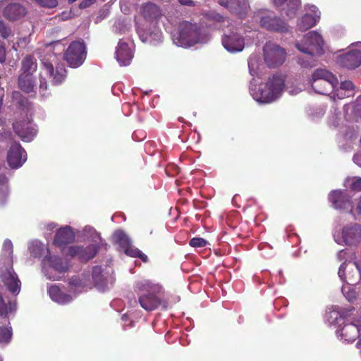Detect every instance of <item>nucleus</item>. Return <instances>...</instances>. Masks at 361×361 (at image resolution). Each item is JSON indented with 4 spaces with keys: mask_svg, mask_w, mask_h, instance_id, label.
I'll return each instance as SVG.
<instances>
[{
    "mask_svg": "<svg viewBox=\"0 0 361 361\" xmlns=\"http://www.w3.org/2000/svg\"><path fill=\"white\" fill-rule=\"evenodd\" d=\"M0 12L9 20H16L25 13V8L16 3L8 4V0L0 1Z\"/></svg>",
    "mask_w": 361,
    "mask_h": 361,
    "instance_id": "obj_28",
    "label": "nucleus"
},
{
    "mask_svg": "<svg viewBox=\"0 0 361 361\" xmlns=\"http://www.w3.org/2000/svg\"><path fill=\"white\" fill-rule=\"evenodd\" d=\"M238 28L228 30L221 36V44L228 52L235 54L242 51L245 48V38L238 32Z\"/></svg>",
    "mask_w": 361,
    "mask_h": 361,
    "instance_id": "obj_16",
    "label": "nucleus"
},
{
    "mask_svg": "<svg viewBox=\"0 0 361 361\" xmlns=\"http://www.w3.org/2000/svg\"><path fill=\"white\" fill-rule=\"evenodd\" d=\"M357 43L352 44V49L348 52L338 57L339 64L348 68H355L361 64V47Z\"/></svg>",
    "mask_w": 361,
    "mask_h": 361,
    "instance_id": "obj_23",
    "label": "nucleus"
},
{
    "mask_svg": "<svg viewBox=\"0 0 361 361\" xmlns=\"http://www.w3.org/2000/svg\"><path fill=\"white\" fill-rule=\"evenodd\" d=\"M354 163L361 167V152L356 153L353 157Z\"/></svg>",
    "mask_w": 361,
    "mask_h": 361,
    "instance_id": "obj_50",
    "label": "nucleus"
},
{
    "mask_svg": "<svg viewBox=\"0 0 361 361\" xmlns=\"http://www.w3.org/2000/svg\"><path fill=\"white\" fill-rule=\"evenodd\" d=\"M179 3L183 6H194L195 3L192 0H178Z\"/></svg>",
    "mask_w": 361,
    "mask_h": 361,
    "instance_id": "obj_52",
    "label": "nucleus"
},
{
    "mask_svg": "<svg viewBox=\"0 0 361 361\" xmlns=\"http://www.w3.org/2000/svg\"><path fill=\"white\" fill-rule=\"evenodd\" d=\"M115 56L120 66L129 65L134 56L133 45L123 40L119 41L116 48Z\"/></svg>",
    "mask_w": 361,
    "mask_h": 361,
    "instance_id": "obj_27",
    "label": "nucleus"
},
{
    "mask_svg": "<svg viewBox=\"0 0 361 361\" xmlns=\"http://www.w3.org/2000/svg\"><path fill=\"white\" fill-rule=\"evenodd\" d=\"M27 160V153L25 149L18 144L13 143L9 148L7 153V161L12 169H18Z\"/></svg>",
    "mask_w": 361,
    "mask_h": 361,
    "instance_id": "obj_25",
    "label": "nucleus"
},
{
    "mask_svg": "<svg viewBox=\"0 0 361 361\" xmlns=\"http://www.w3.org/2000/svg\"><path fill=\"white\" fill-rule=\"evenodd\" d=\"M324 41L317 32L311 31L295 44L296 48L304 54L303 57L298 58V63L303 67H312L315 65L316 57L323 53Z\"/></svg>",
    "mask_w": 361,
    "mask_h": 361,
    "instance_id": "obj_5",
    "label": "nucleus"
},
{
    "mask_svg": "<svg viewBox=\"0 0 361 361\" xmlns=\"http://www.w3.org/2000/svg\"><path fill=\"white\" fill-rule=\"evenodd\" d=\"M357 105L358 104H356V105H354V106H351V105H348V106H345V109L348 111V109H353L354 111H355V113L357 112V111L358 110L357 109Z\"/></svg>",
    "mask_w": 361,
    "mask_h": 361,
    "instance_id": "obj_54",
    "label": "nucleus"
},
{
    "mask_svg": "<svg viewBox=\"0 0 361 361\" xmlns=\"http://www.w3.org/2000/svg\"><path fill=\"white\" fill-rule=\"evenodd\" d=\"M92 283L85 276H73L68 282L69 291L71 294L66 293L59 286L51 285L48 287L47 293L50 298L55 302L65 305L71 302L79 293L85 288H90Z\"/></svg>",
    "mask_w": 361,
    "mask_h": 361,
    "instance_id": "obj_6",
    "label": "nucleus"
},
{
    "mask_svg": "<svg viewBox=\"0 0 361 361\" xmlns=\"http://www.w3.org/2000/svg\"><path fill=\"white\" fill-rule=\"evenodd\" d=\"M208 18L209 20H214L217 23H226L228 25H230V20L215 11H212L207 14Z\"/></svg>",
    "mask_w": 361,
    "mask_h": 361,
    "instance_id": "obj_39",
    "label": "nucleus"
},
{
    "mask_svg": "<svg viewBox=\"0 0 361 361\" xmlns=\"http://www.w3.org/2000/svg\"><path fill=\"white\" fill-rule=\"evenodd\" d=\"M338 275L343 283L355 285L361 280V265L356 262H345L340 266Z\"/></svg>",
    "mask_w": 361,
    "mask_h": 361,
    "instance_id": "obj_14",
    "label": "nucleus"
},
{
    "mask_svg": "<svg viewBox=\"0 0 361 361\" xmlns=\"http://www.w3.org/2000/svg\"><path fill=\"white\" fill-rule=\"evenodd\" d=\"M21 64H22L21 70L23 71L22 73H27V74L32 75V73L36 71L37 62L30 56H26L22 61Z\"/></svg>",
    "mask_w": 361,
    "mask_h": 361,
    "instance_id": "obj_36",
    "label": "nucleus"
},
{
    "mask_svg": "<svg viewBox=\"0 0 361 361\" xmlns=\"http://www.w3.org/2000/svg\"><path fill=\"white\" fill-rule=\"evenodd\" d=\"M260 59L257 55H251L248 59L250 74L252 77L259 78L260 75ZM285 87L284 78L281 75L269 77L264 83L257 84L253 78L250 85V94L255 101L259 104H269L278 99Z\"/></svg>",
    "mask_w": 361,
    "mask_h": 361,
    "instance_id": "obj_1",
    "label": "nucleus"
},
{
    "mask_svg": "<svg viewBox=\"0 0 361 361\" xmlns=\"http://www.w3.org/2000/svg\"><path fill=\"white\" fill-rule=\"evenodd\" d=\"M329 199L335 209L349 210L351 214L355 215L350 197L345 192L340 190H334L329 194Z\"/></svg>",
    "mask_w": 361,
    "mask_h": 361,
    "instance_id": "obj_26",
    "label": "nucleus"
},
{
    "mask_svg": "<svg viewBox=\"0 0 361 361\" xmlns=\"http://www.w3.org/2000/svg\"><path fill=\"white\" fill-rule=\"evenodd\" d=\"M253 18L259 25L268 31L286 32L288 25L285 21L286 18H281L271 9L260 8L253 12Z\"/></svg>",
    "mask_w": 361,
    "mask_h": 361,
    "instance_id": "obj_8",
    "label": "nucleus"
},
{
    "mask_svg": "<svg viewBox=\"0 0 361 361\" xmlns=\"http://www.w3.org/2000/svg\"><path fill=\"white\" fill-rule=\"evenodd\" d=\"M218 4L240 20L245 19L250 11L248 0H218Z\"/></svg>",
    "mask_w": 361,
    "mask_h": 361,
    "instance_id": "obj_20",
    "label": "nucleus"
},
{
    "mask_svg": "<svg viewBox=\"0 0 361 361\" xmlns=\"http://www.w3.org/2000/svg\"><path fill=\"white\" fill-rule=\"evenodd\" d=\"M357 347L361 348V334H360V340H358V341L357 343Z\"/></svg>",
    "mask_w": 361,
    "mask_h": 361,
    "instance_id": "obj_59",
    "label": "nucleus"
},
{
    "mask_svg": "<svg viewBox=\"0 0 361 361\" xmlns=\"http://www.w3.org/2000/svg\"><path fill=\"white\" fill-rule=\"evenodd\" d=\"M92 281L99 291L109 289L115 281L113 268L109 265L94 267L92 272Z\"/></svg>",
    "mask_w": 361,
    "mask_h": 361,
    "instance_id": "obj_11",
    "label": "nucleus"
},
{
    "mask_svg": "<svg viewBox=\"0 0 361 361\" xmlns=\"http://www.w3.org/2000/svg\"><path fill=\"white\" fill-rule=\"evenodd\" d=\"M42 6L53 8L57 5L56 0H35Z\"/></svg>",
    "mask_w": 361,
    "mask_h": 361,
    "instance_id": "obj_46",
    "label": "nucleus"
},
{
    "mask_svg": "<svg viewBox=\"0 0 361 361\" xmlns=\"http://www.w3.org/2000/svg\"><path fill=\"white\" fill-rule=\"evenodd\" d=\"M135 289L140 292L138 302L145 310L151 312L160 306L166 310L169 307L168 302L161 298L162 287L159 283L140 281L136 283Z\"/></svg>",
    "mask_w": 361,
    "mask_h": 361,
    "instance_id": "obj_4",
    "label": "nucleus"
},
{
    "mask_svg": "<svg viewBox=\"0 0 361 361\" xmlns=\"http://www.w3.org/2000/svg\"><path fill=\"white\" fill-rule=\"evenodd\" d=\"M13 128L18 135L25 142H30L36 136V126L27 122H16L13 124Z\"/></svg>",
    "mask_w": 361,
    "mask_h": 361,
    "instance_id": "obj_29",
    "label": "nucleus"
},
{
    "mask_svg": "<svg viewBox=\"0 0 361 361\" xmlns=\"http://www.w3.org/2000/svg\"><path fill=\"white\" fill-rule=\"evenodd\" d=\"M190 245L194 247H205L208 243L202 238H193L190 240Z\"/></svg>",
    "mask_w": 361,
    "mask_h": 361,
    "instance_id": "obj_42",
    "label": "nucleus"
},
{
    "mask_svg": "<svg viewBox=\"0 0 361 361\" xmlns=\"http://www.w3.org/2000/svg\"><path fill=\"white\" fill-rule=\"evenodd\" d=\"M172 28L169 30L174 44L183 48H189L196 44L202 45L211 39V34L205 27L197 23L183 20L176 22L168 18Z\"/></svg>",
    "mask_w": 361,
    "mask_h": 361,
    "instance_id": "obj_2",
    "label": "nucleus"
},
{
    "mask_svg": "<svg viewBox=\"0 0 361 361\" xmlns=\"http://www.w3.org/2000/svg\"><path fill=\"white\" fill-rule=\"evenodd\" d=\"M140 13L147 22H157L161 16L159 8L154 4L147 2L142 5Z\"/></svg>",
    "mask_w": 361,
    "mask_h": 361,
    "instance_id": "obj_31",
    "label": "nucleus"
},
{
    "mask_svg": "<svg viewBox=\"0 0 361 361\" xmlns=\"http://www.w3.org/2000/svg\"><path fill=\"white\" fill-rule=\"evenodd\" d=\"M43 66L40 73L39 92L46 97L47 85L44 75L49 76L54 85L61 83L66 78V71L63 63H59V57L56 54H49L42 59Z\"/></svg>",
    "mask_w": 361,
    "mask_h": 361,
    "instance_id": "obj_7",
    "label": "nucleus"
},
{
    "mask_svg": "<svg viewBox=\"0 0 361 361\" xmlns=\"http://www.w3.org/2000/svg\"><path fill=\"white\" fill-rule=\"evenodd\" d=\"M324 111L322 109H321V110L319 111V115H323V114H324Z\"/></svg>",
    "mask_w": 361,
    "mask_h": 361,
    "instance_id": "obj_61",
    "label": "nucleus"
},
{
    "mask_svg": "<svg viewBox=\"0 0 361 361\" xmlns=\"http://www.w3.org/2000/svg\"><path fill=\"white\" fill-rule=\"evenodd\" d=\"M113 240L127 255L133 257H139L143 262L147 260V257L145 254L132 245L130 239L123 231H116L113 235Z\"/></svg>",
    "mask_w": 361,
    "mask_h": 361,
    "instance_id": "obj_17",
    "label": "nucleus"
},
{
    "mask_svg": "<svg viewBox=\"0 0 361 361\" xmlns=\"http://www.w3.org/2000/svg\"><path fill=\"white\" fill-rule=\"evenodd\" d=\"M355 210L357 212V214H361V197L357 203V206Z\"/></svg>",
    "mask_w": 361,
    "mask_h": 361,
    "instance_id": "obj_53",
    "label": "nucleus"
},
{
    "mask_svg": "<svg viewBox=\"0 0 361 361\" xmlns=\"http://www.w3.org/2000/svg\"><path fill=\"white\" fill-rule=\"evenodd\" d=\"M348 250H341L339 252H338L336 255V257L338 261H341L344 259H345V256L347 255Z\"/></svg>",
    "mask_w": 361,
    "mask_h": 361,
    "instance_id": "obj_49",
    "label": "nucleus"
},
{
    "mask_svg": "<svg viewBox=\"0 0 361 361\" xmlns=\"http://www.w3.org/2000/svg\"><path fill=\"white\" fill-rule=\"evenodd\" d=\"M310 83L312 89L321 94H328L338 85L337 78L325 68H317L312 75Z\"/></svg>",
    "mask_w": 361,
    "mask_h": 361,
    "instance_id": "obj_9",
    "label": "nucleus"
},
{
    "mask_svg": "<svg viewBox=\"0 0 361 361\" xmlns=\"http://www.w3.org/2000/svg\"><path fill=\"white\" fill-rule=\"evenodd\" d=\"M338 338L344 342L353 343L361 334V315L352 321L345 320L336 330Z\"/></svg>",
    "mask_w": 361,
    "mask_h": 361,
    "instance_id": "obj_12",
    "label": "nucleus"
},
{
    "mask_svg": "<svg viewBox=\"0 0 361 361\" xmlns=\"http://www.w3.org/2000/svg\"><path fill=\"white\" fill-rule=\"evenodd\" d=\"M264 59L266 64L270 68H276L285 61L286 50L279 45L269 42L263 47Z\"/></svg>",
    "mask_w": 361,
    "mask_h": 361,
    "instance_id": "obj_13",
    "label": "nucleus"
},
{
    "mask_svg": "<svg viewBox=\"0 0 361 361\" xmlns=\"http://www.w3.org/2000/svg\"><path fill=\"white\" fill-rule=\"evenodd\" d=\"M334 239L339 245L357 247L361 243V225L353 223L334 233Z\"/></svg>",
    "mask_w": 361,
    "mask_h": 361,
    "instance_id": "obj_10",
    "label": "nucleus"
},
{
    "mask_svg": "<svg viewBox=\"0 0 361 361\" xmlns=\"http://www.w3.org/2000/svg\"><path fill=\"white\" fill-rule=\"evenodd\" d=\"M346 313L338 306H334L326 314V321L329 325H338V327L346 320Z\"/></svg>",
    "mask_w": 361,
    "mask_h": 361,
    "instance_id": "obj_32",
    "label": "nucleus"
},
{
    "mask_svg": "<svg viewBox=\"0 0 361 361\" xmlns=\"http://www.w3.org/2000/svg\"><path fill=\"white\" fill-rule=\"evenodd\" d=\"M4 94V90L3 88H0V96L3 97Z\"/></svg>",
    "mask_w": 361,
    "mask_h": 361,
    "instance_id": "obj_60",
    "label": "nucleus"
},
{
    "mask_svg": "<svg viewBox=\"0 0 361 361\" xmlns=\"http://www.w3.org/2000/svg\"><path fill=\"white\" fill-rule=\"evenodd\" d=\"M301 91V89L293 90H288V92L290 94H297L298 92Z\"/></svg>",
    "mask_w": 361,
    "mask_h": 361,
    "instance_id": "obj_57",
    "label": "nucleus"
},
{
    "mask_svg": "<svg viewBox=\"0 0 361 361\" xmlns=\"http://www.w3.org/2000/svg\"><path fill=\"white\" fill-rule=\"evenodd\" d=\"M32 75L27 73H21L18 79L19 87L25 92H32L35 86V81L33 79Z\"/></svg>",
    "mask_w": 361,
    "mask_h": 361,
    "instance_id": "obj_33",
    "label": "nucleus"
},
{
    "mask_svg": "<svg viewBox=\"0 0 361 361\" xmlns=\"http://www.w3.org/2000/svg\"><path fill=\"white\" fill-rule=\"evenodd\" d=\"M56 227V224L55 223H53V222H51V223H49V224L47 225V228L48 230H50V231H51V230L54 229Z\"/></svg>",
    "mask_w": 361,
    "mask_h": 361,
    "instance_id": "obj_55",
    "label": "nucleus"
},
{
    "mask_svg": "<svg viewBox=\"0 0 361 361\" xmlns=\"http://www.w3.org/2000/svg\"><path fill=\"white\" fill-rule=\"evenodd\" d=\"M12 334L10 322H8L6 326H0V344L4 345L9 343L11 341Z\"/></svg>",
    "mask_w": 361,
    "mask_h": 361,
    "instance_id": "obj_37",
    "label": "nucleus"
},
{
    "mask_svg": "<svg viewBox=\"0 0 361 361\" xmlns=\"http://www.w3.org/2000/svg\"><path fill=\"white\" fill-rule=\"evenodd\" d=\"M306 13L299 20L298 27L300 30H306L314 26L319 20L321 13L314 5L307 4L305 6Z\"/></svg>",
    "mask_w": 361,
    "mask_h": 361,
    "instance_id": "obj_24",
    "label": "nucleus"
},
{
    "mask_svg": "<svg viewBox=\"0 0 361 361\" xmlns=\"http://www.w3.org/2000/svg\"><path fill=\"white\" fill-rule=\"evenodd\" d=\"M0 279L12 294L16 295L20 293L21 282L17 274L14 271L11 264L0 269Z\"/></svg>",
    "mask_w": 361,
    "mask_h": 361,
    "instance_id": "obj_19",
    "label": "nucleus"
},
{
    "mask_svg": "<svg viewBox=\"0 0 361 361\" xmlns=\"http://www.w3.org/2000/svg\"><path fill=\"white\" fill-rule=\"evenodd\" d=\"M76 234L78 238H90L93 243L98 244L101 241L100 235L90 226H85L82 231L77 230Z\"/></svg>",
    "mask_w": 361,
    "mask_h": 361,
    "instance_id": "obj_34",
    "label": "nucleus"
},
{
    "mask_svg": "<svg viewBox=\"0 0 361 361\" xmlns=\"http://www.w3.org/2000/svg\"><path fill=\"white\" fill-rule=\"evenodd\" d=\"M331 92L332 94L331 97L334 100H336V98L338 99H344L345 97H348L350 96V94L347 93L346 92L339 91V87H337V86Z\"/></svg>",
    "mask_w": 361,
    "mask_h": 361,
    "instance_id": "obj_43",
    "label": "nucleus"
},
{
    "mask_svg": "<svg viewBox=\"0 0 361 361\" xmlns=\"http://www.w3.org/2000/svg\"><path fill=\"white\" fill-rule=\"evenodd\" d=\"M86 58L85 46L82 42H73L64 54V59L72 68L81 66Z\"/></svg>",
    "mask_w": 361,
    "mask_h": 361,
    "instance_id": "obj_15",
    "label": "nucleus"
},
{
    "mask_svg": "<svg viewBox=\"0 0 361 361\" xmlns=\"http://www.w3.org/2000/svg\"><path fill=\"white\" fill-rule=\"evenodd\" d=\"M97 250V243H93L86 247L72 245L63 250V252L67 256L77 257L81 261H87L96 255Z\"/></svg>",
    "mask_w": 361,
    "mask_h": 361,
    "instance_id": "obj_22",
    "label": "nucleus"
},
{
    "mask_svg": "<svg viewBox=\"0 0 361 361\" xmlns=\"http://www.w3.org/2000/svg\"><path fill=\"white\" fill-rule=\"evenodd\" d=\"M69 16H70V13H68V12H63L61 16V18L63 20H65L68 19Z\"/></svg>",
    "mask_w": 361,
    "mask_h": 361,
    "instance_id": "obj_56",
    "label": "nucleus"
},
{
    "mask_svg": "<svg viewBox=\"0 0 361 361\" xmlns=\"http://www.w3.org/2000/svg\"><path fill=\"white\" fill-rule=\"evenodd\" d=\"M2 252L9 264H12L13 243L9 239H6L3 243Z\"/></svg>",
    "mask_w": 361,
    "mask_h": 361,
    "instance_id": "obj_38",
    "label": "nucleus"
},
{
    "mask_svg": "<svg viewBox=\"0 0 361 361\" xmlns=\"http://www.w3.org/2000/svg\"><path fill=\"white\" fill-rule=\"evenodd\" d=\"M350 188L353 190H361V178L353 177L351 178Z\"/></svg>",
    "mask_w": 361,
    "mask_h": 361,
    "instance_id": "obj_47",
    "label": "nucleus"
},
{
    "mask_svg": "<svg viewBox=\"0 0 361 361\" xmlns=\"http://www.w3.org/2000/svg\"><path fill=\"white\" fill-rule=\"evenodd\" d=\"M16 310L15 302L8 301L6 302L0 294V316L9 318Z\"/></svg>",
    "mask_w": 361,
    "mask_h": 361,
    "instance_id": "obj_35",
    "label": "nucleus"
},
{
    "mask_svg": "<svg viewBox=\"0 0 361 361\" xmlns=\"http://www.w3.org/2000/svg\"><path fill=\"white\" fill-rule=\"evenodd\" d=\"M137 30L140 40L144 43L157 46L164 40L162 32L155 24L137 27Z\"/></svg>",
    "mask_w": 361,
    "mask_h": 361,
    "instance_id": "obj_18",
    "label": "nucleus"
},
{
    "mask_svg": "<svg viewBox=\"0 0 361 361\" xmlns=\"http://www.w3.org/2000/svg\"><path fill=\"white\" fill-rule=\"evenodd\" d=\"M8 192L7 178L4 175L0 174V197H5Z\"/></svg>",
    "mask_w": 361,
    "mask_h": 361,
    "instance_id": "obj_40",
    "label": "nucleus"
},
{
    "mask_svg": "<svg viewBox=\"0 0 361 361\" xmlns=\"http://www.w3.org/2000/svg\"><path fill=\"white\" fill-rule=\"evenodd\" d=\"M128 314H124L122 316V320H123V322H126V321L128 319Z\"/></svg>",
    "mask_w": 361,
    "mask_h": 361,
    "instance_id": "obj_58",
    "label": "nucleus"
},
{
    "mask_svg": "<svg viewBox=\"0 0 361 361\" xmlns=\"http://www.w3.org/2000/svg\"><path fill=\"white\" fill-rule=\"evenodd\" d=\"M77 235L76 231L69 226L61 227L57 230L54 239V244L59 247L73 242Z\"/></svg>",
    "mask_w": 361,
    "mask_h": 361,
    "instance_id": "obj_30",
    "label": "nucleus"
},
{
    "mask_svg": "<svg viewBox=\"0 0 361 361\" xmlns=\"http://www.w3.org/2000/svg\"><path fill=\"white\" fill-rule=\"evenodd\" d=\"M357 46H360L361 47V42H357V43L356 44Z\"/></svg>",
    "mask_w": 361,
    "mask_h": 361,
    "instance_id": "obj_63",
    "label": "nucleus"
},
{
    "mask_svg": "<svg viewBox=\"0 0 361 361\" xmlns=\"http://www.w3.org/2000/svg\"><path fill=\"white\" fill-rule=\"evenodd\" d=\"M28 250L30 256L34 258L44 257L41 263L42 271L49 280L61 279L62 274L66 272L70 267L68 260L63 259L56 255H51L48 247L37 240L29 243Z\"/></svg>",
    "mask_w": 361,
    "mask_h": 361,
    "instance_id": "obj_3",
    "label": "nucleus"
},
{
    "mask_svg": "<svg viewBox=\"0 0 361 361\" xmlns=\"http://www.w3.org/2000/svg\"><path fill=\"white\" fill-rule=\"evenodd\" d=\"M29 42L30 39L28 37H23L20 39L18 42L13 44V49L15 50H18V49L19 48H24L28 44Z\"/></svg>",
    "mask_w": 361,
    "mask_h": 361,
    "instance_id": "obj_45",
    "label": "nucleus"
},
{
    "mask_svg": "<svg viewBox=\"0 0 361 361\" xmlns=\"http://www.w3.org/2000/svg\"><path fill=\"white\" fill-rule=\"evenodd\" d=\"M76 1V0H69V1H71V2H74V1Z\"/></svg>",
    "mask_w": 361,
    "mask_h": 361,
    "instance_id": "obj_64",
    "label": "nucleus"
},
{
    "mask_svg": "<svg viewBox=\"0 0 361 361\" xmlns=\"http://www.w3.org/2000/svg\"><path fill=\"white\" fill-rule=\"evenodd\" d=\"M353 84L352 82L348 80H345L341 82L339 86V91L341 92H346L347 93L350 94V95L353 94Z\"/></svg>",
    "mask_w": 361,
    "mask_h": 361,
    "instance_id": "obj_41",
    "label": "nucleus"
},
{
    "mask_svg": "<svg viewBox=\"0 0 361 361\" xmlns=\"http://www.w3.org/2000/svg\"><path fill=\"white\" fill-rule=\"evenodd\" d=\"M271 4L279 11L282 18H294L301 6L300 0H270Z\"/></svg>",
    "mask_w": 361,
    "mask_h": 361,
    "instance_id": "obj_21",
    "label": "nucleus"
},
{
    "mask_svg": "<svg viewBox=\"0 0 361 361\" xmlns=\"http://www.w3.org/2000/svg\"><path fill=\"white\" fill-rule=\"evenodd\" d=\"M11 34V30L8 27H6L4 23L0 20V35L6 39Z\"/></svg>",
    "mask_w": 361,
    "mask_h": 361,
    "instance_id": "obj_48",
    "label": "nucleus"
},
{
    "mask_svg": "<svg viewBox=\"0 0 361 361\" xmlns=\"http://www.w3.org/2000/svg\"><path fill=\"white\" fill-rule=\"evenodd\" d=\"M6 60V49L4 46L0 45V63H4Z\"/></svg>",
    "mask_w": 361,
    "mask_h": 361,
    "instance_id": "obj_51",
    "label": "nucleus"
},
{
    "mask_svg": "<svg viewBox=\"0 0 361 361\" xmlns=\"http://www.w3.org/2000/svg\"><path fill=\"white\" fill-rule=\"evenodd\" d=\"M59 45H60V44L59 42H56V43H54V47H55L56 46H59Z\"/></svg>",
    "mask_w": 361,
    "mask_h": 361,
    "instance_id": "obj_62",
    "label": "nucleus"
},
{
    "mask_svg": "<svg viewBox=\"0 0 361 361\" xmlns=\"http://www.w3.org/2000/svg\"><path fill=\"white\" fill-rule=\"evenodd\" d=\"M341 290L348 301L351 302L355 299L356 293L354 290H350V287L343 286Z\"/></svg>",
    "mask_w": 361,
    "mask_h": 361,
    "instance_id": "obj_44",
    "label": "nucleus"
}]
</instances>
